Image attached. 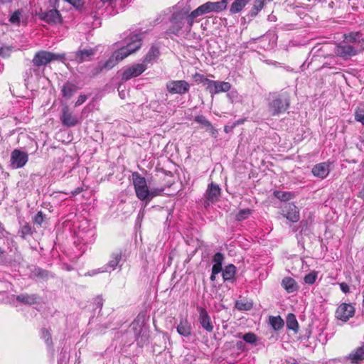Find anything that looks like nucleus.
<instances>
[{
	"label": "nucleus",
	"mask_w": 364,
	"mask_h": 364,
	"mask_svg": "<svg viewBox=\"0 0 364 364\" xmlns=\"http://www.w3.org/2000/svg\"><path fill=\"white\" fill-rule=\"evenodd\" d=\"M141 41L140 34H135L127 38L126 46L115 51L105 63H102L104 69L109 70L112 68L119 61L139 50L141 46Z\"/></svg>",
	"instance_id": "obj_1"
},
{
	"label": "nucleus",
	"mask_w": 364,
	"mask_h": 364,
	"mask_svg": "<svg viewBox=\"0 0 364 364\" xmlns=\"http://www.w3.org/2000/svg\"><path fill=\"white\" fill-rule=\"evenodd\" d=\"M267 100V109L271 116L284 113L290 106V94L286 91L271 92Z\"/></svg>",
	"instance_id": "obj_2"
},
{
	"label": "nucleus",
	"mask_w": 364,
	"mask_h": 364,
	"mask_svg": "<svg viewBox=\"0 0 364 364\" xmlns=\"http://www.w3.org/2000/svg\"><path fill=\"white\" fill-rule=\"evenodd\" d=\"M65 58V53H54L46 50H41L37 52L32 63L36 67L46 65L52 61L63 60Z\"/></svg>",
	"instance_id": "obj_3"
},
{
	"label": "nucleus",
	"mask_w": 364,
	"mask_h": 364,
	"mask_svg": "<svg viewBox=\"0 0 364 364\" xmlns=\"http://www.w3.org/2000/svg\"><path fill=\"white\" fill-rule=\"evenodd\" d=\"M364 49L363 46L351 45L344 41L336 46L335 53L344 59H348L358 54V53Z\"/></svg>",
	"instance_id": "obj_4"
},
{
	"label": "nucleus",
	"mask_w": 364,
	"mask_h": 364,
	"mask_svg": "<svg viewBox=\"0 0 364 364\" xmlns=\"http://www.w3.org/2000/svg\"><path fill=\"white\" fill-rule=\"evenodd\" d=\"M132 180L136 197L142 201L145 200L149 193V188L145 178L138 172H134Z\"/></svg>",
	"instance_id": "obj_5"
},
{
	"label": "nucleus",
	"mask_w": 364,
	"mask_h": 364,
	"mask_svg": "<svg viewBox=\"0 0 364 364\" xmlns=\"http://www.w3.org/2000/svg\"><path fill=\"white\" fill-rule=\"evenodd\" d=\"M355 314V308L350 304L342 303L335 312L337 319L346 322Z\"/></svg>",
	"instance_id": "obj_6"
},
{
	"label": "nucleus",
	"mask_w": 364,
	"mask_h": 364,
	"mask_svg": "<svg viewBox=\"0 0 364 364\" xmlns=\"http://www.w3.org/2000/svg\"><path fill=\"white\" fill-rule=\"evenodd\" d=\"M166 89L171 94L183 95L189 91L190 85L186 80H171L166 83Z\"/></svg>",
	"instance_id": "obj_7"
},
{
	"label": "nucleus",
	"mask_w": 364,
	"mask_h": 364,
	"mask_svg": "<svg viewBox=\"0 0 364 364\" xmlns=\"http://www.w3.org/2000/svg\"><path fill=\"white\" fill-rule=\"evenodd\" d=\"M28 159V154L19 149H14L11 154V166L19 168L25 166Z\"/></svg>",
	"instance_id": "obj_8"
},
{
	"label": "nucleus",
	"mask_w": 364,
	"mask_h": 364,
	"mask_svg": "<svg viewBox=\"0 0 364 364\" xmlns=\"http://www.w3.org/2000/svg\"><path fill=\"white\" fill-rule=\"evenodd\" d=\"M38 16L40 19L49 24H57L62 21L61 15L56 9H50L48 11H41Z\"/></svg>",
	"instance_id": "obj_9"
},
{
	"label": "nucleus",
	"mask_w": 364,
	"mask_h": 364,
	"mask_svg": "<svg viewBox=\"0 0 364 364\" xmlns=\"http://www.w3.org/2000/svg\"><path fill=\"white\" fill-rule=\"evenodd\" d=\"M146 70V65L144 64H136L126 69L122 73V80H129L132 77L140 75Z\"/></svg>",
	"instance_id": "obj_10"
},
{
	"label": "nucleus",
	"mask_w": 364,
	"mask_h": 364,
	"mask_svg": "<svg viewBox=\"0 0 364 364\" xmlns=\"http://www.w3.org/2000/svg\"><path fill=\"white\" fill-rule=\"evenodd\" d=\"M208 82V89L211 94H218L221 92H228L230 90L231 85L228 82L213 81L206 79Z\"/></svg>",
	"instance_id": "obj_11"
},
{
	"label": "nucleus",
	"mask_w": 364,
	"mask_h": 364,
	"mask_svg": "<svg viewBox=\"0 0 364 364\" xmlns=\"http://www.w3.org/2000/svg\"><path fill=\"white\" fill-rule=\"evenodd\" d=\"M60 120L63 125L67 127H74L78 123L77 118L70 112L68 106L62 109Z\"/></svg>",
	"instance_id": "obj_12"
},
{
	"label": "nucleus",
	"mask_w": 364,
	"mask_h": 364,
	"mask_svg": "<svg viewBox=\"0 0 364 364\" xmlns=\"http://www.w3.org/2000/svg\"><path fill=\"white\" fill-rule=\"evenodd\" d=\"M95 54V50L93 48L79 49L74 53L72 60H75L77 63H82L84 61L91 60Z\"/></svg>",
	"instance_id": "obj_13"
},
{
	"label": "nucleus",
	"mask_w": 364,
	"mask_h": 364,
	"mask_svg": "<svg viewBox=\"0 0 364 364\" xmlns=\"http://www.w3.org/2000/svg\"><path fill=\"white\" fill-rule=\"evenodd\" d=\"M54 275L46 269H42L39 267H34L31 270L29 278L38 279L41 280H48L49 278H53Z\"/></svg>",
	"instance_id": "obj_14"
},
{
	"label": "nucleus",
	"mask_w": 364,
	"mask_h": 364,
	"mask_svg": "<svg viewBox=\"0 0 364 364\" xmlns=\"http://www.w3.org/2000/svg\"><path fill=\"white\" fill-rule=\"evenodd\" d=\"M283 212L286 213L285 217L287 220L296 223L299 220V213L297 207L292 204H287L283 209Z\"/></svg>",
	"instance_id": "obj_15"
},
{
	"label": "nucleus",
	"mask_w": 364,
	"mask_h": 364,
	"mask_svg": "<svg viewBox=\"0 0 364 364\" xmlns=\"http://www.w3.org/2000/svg\"><path fill=\"white\" fill-rule=\"evenodd\" d=\"M39 295L36 294H21L16 296V299L17 301L26 304V305H33L35 304H38L40 301Z\"/></svg>",
	"instance_id": "obj_16"
},
{
	"label": "nucleus",
	"mask_w": 364,
	"mask_h": 364,
	"mask_svg": "<svg viewBox=\"0 0 364 364\" xmlns=\"http://www.w3.org/2000/svg\"><path fill=\"white\" fill-rule=\"evenodd\" d=\"M200 316L199 321L200 323L208 331L210 332L213 331V326L210 322V318L205 309L198 307V308Z\"/></svg>",
	"instance_id": "obj_17"
},
{
	"label": "nucleus",
	"mask_w": 364,
	"mask_h": 364,
	"mask_svg": "<svg viewBox=\"0 0 364 364\" xmlns=\"http://www.w3.org/2000/svg\"><path fill=\"white\" fill-rule=\"evenodd\" d=\"M122 251H116L112 252L110 257V259L104 267L107 268L108 272H111L116 269L117 266H121L120 262L122 260Z\"/></svg>",
	"instance_id": "obj_18"
},
{
	"label": "nucleus",
	"mask_w": 364,
	"mask_h": 364,
	"mask_svg": "<svg viewBox=\"0 0 364 364\" xmlns=\"http://www.w3.org/2000/svg\"><path fill=\"white\" fill-rule=\"evenodd\" d=\"M311 172L316 177L325 178L330 172L329 165L326 163L316 164L313 167Z\"/></svg>",
	"instance_id": "obj_19"
},
{
	"label": "nucleus",
	"mask_w": 364,
	"mask_h": 364,
	"mask_svg": "<svg viewBox=\"0 0 364 364\" xmlns=\"http://www.w3.org/2000/svg\"><path fill=\"white\" fill-rule=\"evenodd\" d=\"M220 196V188L218 185L211 183L206 191V198L208 200L215 202L218 200Z\"/></svg>",
	"instance_id": "obj_20"
},
{
	"label": "nucleus",
	"mask_w": 364,
	"mask_h": 364,
	"mask_svg": "<svg viewBox=\"0 0 364 364\" xmlns=\"http://www.w3.org/2000/svg\"><path fill=\"white\" fill-rule=\"evenodd\" d=\"M77 90L78 87L75 84L68 81L62 87V96L64 98L70 99L77 92Z\"/></svg>",
	"instance_id": "obj_21"
},
{
	"label": "nucleus",
	"mask_w": 364,
	"mask_h": 364,
	"mask_svg": "<svg viewBox=\"0 0 364 364\" xmlns=\"http://www.w3.org/2000/svg\"><path fill=\"white\" fill-rule=\"evenodd\" d=\"M282 286L288 293H293L298 289V285L296 281L291 277H284L282 281Z\"/></svg>",
	"instance_id": "obj_22"
},
{
	"label": "nucleus",
	"mask_w": 364,
	"mask_h": 364,
	"mask_svg": "<svg viewBox=\"0 0 364 364\" xmlns=\"http://www.w3.org/2000/svg\"><path fill=\"white\" fill-rule=\"evenodd\" d=\"M171 22L173 25L169 28L168 33L178 35L179 31L183 27L182 18H178V16L176 14H173L172 16Z\"/></svg>",
	"instance_id": "obj_23"
},
{
	"label": "nucleus",
	"mask_w": 364,
	"mask_h": 364,
	"mask_svg": "<svg viewBox=\"0 0 364 364\" xmlns=\"http://www.w3.org/2000/svg\"><path fill=\"white\" fill-rule=\"evenodd\" d=\"M268 323L274 331H279L284 326V321L280 316H269Z\"/></svg>",
	"instance_id": "obj_24"
},
{
	"label": "nucleus",
	"mask_w": 364,
	"mask_h": 364,
	"mask_svg": "<svg viewBox=\"0 0 364 364\" xmlns=\"http://www.w3.org/2000/svg\"><path fill=\"white\" fill-rule=\"evenodd\" d=\"M286 325L289 330L293 331L295 333L298 332L299 323L296 316L294 314L289 313L287 314L286 318Z\"/></svg>",
	"instance_id": "obj_25"
},
{
	"label": "nucleus",
	"mask_w": 364,
	"mask_h": 364,
	"mask_svg": "<svg viewBox=\"0 0 364 364\" xmlns=\"http://www.w3.org/2000/svg\"><path fill=\"white\" fill-rule=\"evenodd\" d=\"M250 1L251 0H235L230 6V12L231 14L240 12Z\"/></svg>",
	"instance_id": "obj_26"
},
{
	"label": "nucleus",
	"mask_w": 364,
	"mask_h": 364,
	"mask_svg": "<svg viewBox=\"0 0 364 364\" xmlns=\"http://www.w3.org/2000/svg\"><path fill=\"white\" fill-rule=\"evenodd\" d=\"M272 0H255V4L249 12V16L252 18L255 17L258 13L263 9L266 1Z\"/></svg>",
	"instance_id": "obj_27"
},
{
	"label": "nucleus",
	"mask_w": 364,
	"mask_h": 364,
	"mask_svg": "<svg viewBox=\"0 0 364 364\" xmlns=\"http://www.w3.org/2000/svg\"><path fill=\"white\" fill-rule=\"evenodd\" d=\"M236 272V267L233 264L225 266L223 270V278L225 281H230L234 278Z\"/></svg>",
	"instance_id": "obj_28"
},
{
	"label": "nucleus",
	"mask_w": 364,
	"mask_h": 364,
	"mask_svg": "<svg viewBox=\"0 0 364 364\" xmlns=\"http://www.w3.org/2000/svg\"><path fill=\"white\" fill-rule=\"evenodd\" d=\"M363 40L362 38V34L360 33H350L349 35L346 36L345 41L351 45H359L360 44V41Z\"/></svg>",
	"instance_id": "obj_29"
},
{
	"label": "nucleus",
	"mask_w": 364,
	"mask_h": 364,
	"mask_svg": "<svg viewBox=\"0 0 364 364\" xmlns=\"http://www.w3.org/2000/svg\"><path fill=\"white\" fill-rule=\"evenodd\" d=\"M177 331L183 336H188L191 334V328L186 321H181L177 327Z\"/></svg>",
	"instance_id": "obj_30"
},
{
	"label": "nucleus",
	"mask_w": 364,
	"mask_h": 364,
	"mask_svg": "<svg viewBox=\"0 0 364 364\" xmlns=\"http://www.w3.org/2000/svg\"><path fill=\"white\" fill-rule=\"evenodd\" d=\"M203 5V9L205 10V13H210V12H220L221 4H218L217 2H212V1H208Z\"/></svg>",
	"instance_id": "obj_31"
},
{
	"label": "nucleus",
	"mask_w": 364,
	"mask_h": 364,
	"mask_svg": "<svg viewBox=\"0 0 364 364\" xmlns=\"http://www.w3.org/2000/svg\"><path fill=\"white\" fill-rule=\"evenodd\" d=\"M274 196L282 201H288L291 200L294 195L290 192H284L276 191L274 192Z\"/></svg>",
	"instance_id": "obj_32"
},
{
	"label": "nucleus",
	"mask_w": 364,
	"mask_h": 364,
	"mask_svg": "<svg viewBox=\"0 0 364 364\" xmlns=\"http://www.w3.org/2000/svg\"><path fill=\"white\" fill-rule=\"evenodd\" d=\"M355 119L364 125V105L360 104L358 106L355 112Z\"/></svg>",
	"instance_id": "obj_33"
},
{
	"label": "nucleus",
	"mask_w": 364,
	"mask_h": 364,
	"mask_svg": "<svg viewBox=\"0 0 364 364\" xmlns=\"http://www.w3.org/2000/svg\"><path fill=\"white\" fill-rule=\"evenodd\" d=\"M159 54V49L155 47H151L144 58V62H146V63L150 62L154 58L157 57Z\"/></svg>",
	"instance_id": "obj_34"
},
{
	"label": "nucleus",
	"mask_w": 364,
	"mask_h": 364,
	"mask_svg": "<svg viewBox=\"0 0 364 364\" xmlns=\"http://www.w3.org/2000/svg\"><path fill=\"white\" fill-rule=\"evenodd\" d=\"M164 191V188H152L149 189V193L147 195V198L144 201L146 203L150 202L153 198H154L156 196L161 195V193Z\"/></svg>",
	"instance_id": "obj_35"
},
{
	"label": "nucleus",
	"mask_w": 364,
	"mask_h": 364,
	"mask_svg": "<svg viewBox=\"0 0 364 364\" xmlns=\"http://www.w3.org/2000/svg\"><path fill=\"white\" fill-rule=\"evenodd\" d=\"M18 233L22 238H26L27 235H31L33 233L31 226L29 224H25L21 227Z\"/></svg>",
	"instance_id": "obj_36"
},
{
	"label": "nucleus",
	"mask_w": 364,
	"mask_h": 364,
	"mask_svg": "<svg viewBox=\"0 0 364 364\" xmlns=\"http://www.w3.org/2000/svg\"><path fill=\"white\" fill-rule=\"evenodd\" d=\"M14 50L13 46H4L0 48V55L2 58H9Z\"/></svg>",
	"instance_id": "obj_37"
},
{
	"label": "nucleus",
	"mask_w": 364,
	"mask_h": 364,
	"mask_svg": "<svg viewBox=\"0 0 364 364\" xmlns=\"http://www.w3.org/2000/svg\"><path fill=\"white\" fill-rule=\"evenodd\" d=\"M131 329L133 330L135 333V334L138 333H141V321L139 318V316L137 317L136 319H135L130 326Z\"/></svg>",
	"instance_id": "obj_38"
},
{
	"label": "nucleus",
	"mask_w": 364,
	"mask_h": 364,
	"mask_svg": "<svg viewBox=\"0 0 364 364\" xmlns=\"http://www.w3.org/2000/svg\"><path fill=\"white\" fill-rule=\"evenodd\" d=\"M251 213V210L248 208L240 210L236 215V219L239 221L246 219Z\"/></svg>",
	"instance_id": "obj_39"
},
{
	"label": "nucleus",
	"mask_w": 364,
	"mask_h": 364,
	"mask_svg": "<svg viewBox=\"0 0 364 364\" xmlns=\"http://www.w3.org/2000/svg\"><path fill=\"white\" fill-rule=\"evenodd\" d=\"M316 277V272H311L304 277V280L306 284H313L315 282Z\"/></svg>",
	"instance_id": "obj_40"
},
{
	"label": "nucleus",
	"mask_w": 364,
	"mask_h": 364,
	"mask_svg": "<svg viewBox=\"0 0 364 364\" xmlns=\"http://www.w3.org/2000/svg\"><path fill=\"white\" fill-rule=\"evenodd\" d=\"M195 121L206 128H208V127H210L211 123L203 115L196 116L195 117Z\"/></svg>",
	"instance_id": "obj_41"
},
{
	"label": "nucleus",
	"mask_w": 364,
	"mask_h": 364,
	"mask_svg": "<svg viewBox=\"0 0 364 364\" xmlns=\"http://www.w3.org/2000/svg\"><path fill=\"white\" fill-rule=\"evenodd\" d=\"M203 5L198 6L196 9L193 10L191 14L192 17L196 18L199 16H202L203 14H205V10L203 9Z\"/></svg>",
	"instance_id": "obj_42"
},
{
	"label": "nucleus",
	"mask_w": 364,
	"mask_h": 364,
	"mask_svg": "<svg viewBox=\"0 0 364 364\" xmlns=\"http://www.w3.org/2000/svg\"><path fill=\"white\" fill-rule=\"evenodd\" d=\"M203 5L198 6L196 9L193 10L191 14L192 17L196 18L199 16H202L203 14H205V10L203 9Z\"/></svg>",
	"instance_id": "obj_43"
},
{
	"label": "nucleus",
	"mask_w": 364,
	"mask_h": 364,
	"mask_svg": "<svg viewBox=\"0 0 364 364\" xmlns=\"http://www.w3.org/2000/svg\"><path fill=\"white\" fill-rule=\"evenodd\" d=\"M102 272H108L107 268H105V267H102L101 268L92 269V270L89 271L87 273H85V276L92 277V276H95V275H96V274H97L99 273H102Z\"/></svg>",
	"instance_id": "obj_44"
},
{
	"label": "nucleus",
	"mask_w": 364,
	"mask_h": 364,
	"mask_svg": "<svg viewBox=\"0 0 364 364\" xmlns=\"http://www.w3.org/2000/svg\"><path fill=\"white\" fill-rule=\"evenodd\" d=\"M20 15H21V11L19 10L14 11L11 14V16L9 18V21L11 23H18L20 22Z\"/></svg>",
	"instance_id": "obj_45"
},
{
	"label": "nucleus",
	"mask_w": 364,
	"mask_h": 364,
	"mask_svg": "<svg viewBox=\"0 0 364 364\" xmlns=\"http://www.w3.org/2000/svg\"><path fill=\"white\" fill-rule=\"evenodd\" d=\"M213 260L215 262L214 264L223 265V260H224V256H223V255L222 253L217 252L213 256Z\"/></svg>",
	"instance_id": "obj_46"
},
{
	"label": "nucleus",
	"mask_w": 364,
	"mask_h": 364,
	"mask_svg": "<svg viewBox=\"0 0 364 364\" xmlns=\"http://www.w3.org/2000/svg\"><path fill=\"white\" fill-rule=\"evenodd\" d=\"M44 220V215L41 211H39L34 217L33 222L34 223L41 225Z\"/></svg>",
	"instance_id": "obj_47"
},
{
	"label": "nucleus",
	"mask_w": 364,
	"mask_h": 364,
	"mask_svg": "<svg viewBox=\"0 0 364 364\" xmlns=\"http://www.w3.org/2000/svg\"><path fill=\"white\" fill-rule=\"evenodd\" d=\"M244 341H256V336L253 333H247L242 336Z\"/></svg>",
	"instance_id": "obj_48"
},
{
	"label": "nucleus",
	"mask_w": 364,
	"mask_h": 364,
	"mask_svg": "<svg viewBox=\"0 0 364 364\" xmlns=\"http://www.w3.org/2000/svg\"><path fill=\"white\" fill-rule=\"evenodd\" d=\"M41 338L45 340L46 341H48L51 339V336L48 330L46 328L41 329Z\"/></svg>",
	"instance_id": "obj_49"
},
{
	"label": "nucleus",
	"mask_w": 364,
	"mask_h": 364,
	"mask_svg": "<svg viewBox=\"0 0 364 364\" xmlns=\"http://www.w3.org/2000/svg\"><path fill=\"white\" fill-rule=\"evenodd\" d=\"M104 69L103 66L102 65V63H100L97 67L92 69L91 72V76L95 77L99 73H100L102 70Z\"/></svg>",
	"instance_id": "obj_50"
},
{
	"label": "nucleus",
	"mask_w": 364,
	"mask_h": 364,
	"mask_svg": "<svg viewBox=\"0 0 364 364\" xmlns=\"http://www.w3.org/2000/svg\"><path fill=\"white\" fill-rule=\"evenodd\" d=\"M65 1L69 2L73 6L76 8H80L82 6L84 1L83 0H65Z\"/></svg>",
	"instance_id": "obj_51"
},
{
	"label": "nucleus",
	"mask_w": 364,
	"mask_h": 364,
	"mask_svg": "<svg viewBox=\"0 0 364 364\" xmlns=\"http://www.w3.org/2000/svg\"><path fill=\"white\" fill-rule=\"evenodd\" d=\"M68 358L65 353H62L58 359V364H68Z\"/></svg>",
	"instance_id": "obj_52"
},
{
	"label": "nucleus",
	"mask_w": 364,
	"mask_h": 364,
	"mask_svg": "<svg viewBox=\"0 0 364 364\" xmlns=\"http://www.w3.org/2000/svg\"><path fill=\"white\" fill-rule=\"evenodd\" d=\"M87 100V96L85 95H80L76 102H75V106H80L81 105L82 103H84L85 102V100Z\"/></svg>",
	"instance_id": "obj_53"
},
{
	"label": "nucleus",
	"mask_w": 364,
	"mask_h": 364,
	"mask_svg": "<svg viewBox=\"0 0 364 364\" xmlns=\"http://www.w3.org/2000/svg\"><path fill=\"white\" fill-rule=\"evenodd\" d=\"M223 270L222 265L213 264L212 267L213 274H218Z\"/></svg>",
	"instance_id": "obj_54"
},
{
	"label": "nucleus",
	"mask_w": 364,
	"mask_h": 364,
	"mask_svg": "<svg viewBox=\"0 0 364 364\" xmlns=\"http://www.w3.org/2000/svg\"><path fill=\"white\" fill-rule=\"evenodd\" d=\"M340 288L341 291L344 293H348L350 291L349 286L344 282L340 284Z\"/></svg>",
	"instance_id": "obj_55"
},
{
	"label": "nucleus",
	"mask_w": 364,
	"mask_h": 364,
	"mask_svg": "<svg viewBox=\"0 0 364 364\" xmlns=\"http://www.w3.org/2000/svg\"><path fill=\"white\" fill-rule=\"evenodd\" d=\"M194 18H195L194 17L191 16V14L187 16V23H188L189 30H191V28L193 24Z\"/></svg>",
	"instance_id": "obj_56"
},
{
	"label": "nucleus",
	"mask_w": 364,
	"mask_h": 364,
	"mask_svg": "<svg viewBox=\"0 0 364 364\" xmlns=\"http://www.w3.org/2000/svg\"><path fill=\"white\" fill-rule=\"evenodd\" d=\"M311 335V331H309L308 328L305 329V333L303 334L301 337H299L301 340H307L309 338Z\"/></svg>",
	"instance_id": "obj_57"
},
{
	"label": "nucleus",
	"mask_w": 364,
	"mask_h": 364,
	"mask_svg": "<svg viewBox=\"0 0 364 364\" xmlns=\"http://www.w3.org/2000/svg\"><path fill=\"white\" fill-rule=\"evenodd\" d=\"M218 4H221L220 11H223L226 9L228 5V0H221L220 1H217Z\"/></svg>",
	"instance_id": "obj_58"
},
{
	"label": "nucleus",
	"mask_w": 364,
	"mask_h": 364,
	"mask_svg": "<svg viewBox=\"0 0 364 364\" xmlns=\"http://www.w3.org/2000/svg\"><path fill=\"white\" fill-rule=\"evenodd\" d=\"M207 130H209L210 134L213 136H216V134H217V130L212 126V124H210V127H208L207 128Z\"/></svg>",
	"instance_id": "obj_59"
},
{
	"label": "nucleus",
	"mask_w": 364,
	"mask_h": 364,
	"mask_svg": "<svg viewBox=\"0 0 364 364\" xmlns=\"http://www.w3.org/2000/svg\"><path fill=\"white\" fill-rule=\"evenodd\" d=\"M96 306L97 307L101 309L102 306V299L100 296H97L95 299Z\"/></svg>",
	"instance_id": "obj_60"
},
{
	"label": "nucleus",
	"mask_w": 364,
	"mask_h": 364,
	"mask_svg": "<svg viewBox=\"0 0 364 364\" xmlns=\"http://www.w3.org/2000/svg\"><path fill=\"white\" fill-rule=\"evenodd\" d=\"M245 304L243 303H240V302H237L236 303V307L237 309L239 310H244V309H247L245 307Z\"/></svg>",
	"instance_id": "obj_61"
},
{
	"label": "nucleus",
	"mask_w": 364,
	"mask_h": 364,
	"mask_svg": "<svg viewBox=\"0 0 364 364\" xmlns=\"http://www.w3.org/2000/svg\"><path fill=\"white\" fill-rule=\"evenodd\" d=\"M245 348V343H237V348L238 350H244Z\"/></svg>",
	"instance_id": "obj_62"
},
{
	"label": "nucleus",
	"mask_w": 364,
	"mask_h": 364,
	"mask_svg": "<svg viewBox=\"0 0 364 364\" xmlns=\"http://www.w3.org/2000/svg\"><path fill=\"white\" fill-rule=\"evenodd\" d=\"M82 191V188H77L72 192V193L73 196H77V194L80 193Z\"/></svg>",
	"instance_id": "obj_63"
},
{
	"label": "nucleus",
	"mask_w": 364,
	"mask_h": 364,
	"mask_svg": "<svg viewBox=\"0 0 364 364\" xmlns=\"http://www.w3.org/2000/svg\"><path fill=\"white\" fill-rule=\"evenodd\" d=\"M59 0H50L49 2L51 5H53V6L55 8V4L58 2Z\"/></svg>",
	"instance_id": "obj_64"
}]
</instances>
